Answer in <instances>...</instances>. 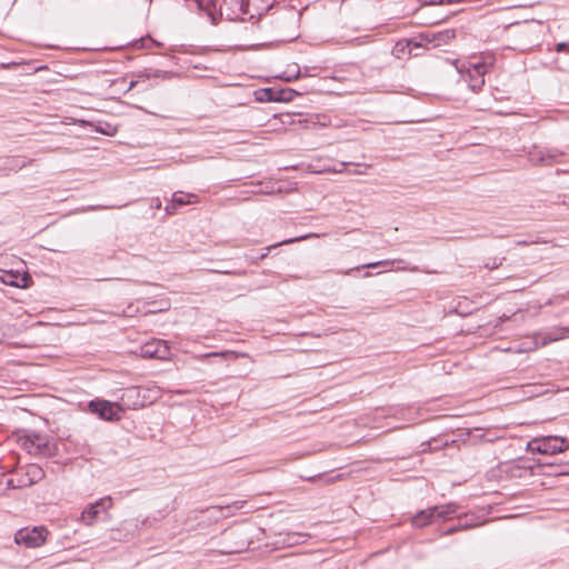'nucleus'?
<instances>
[{
  "label": "nucleus",
  "mask_w": 569,
  "mask_h": 569,
  "mask_svg": "<svg viewBox=\"0 0 569 569\" xmlns=\"http://www.w3.org/2000/svg\"><path fill=\"white\" fill-rule=\"evenodd\" d=\"M249 545V541L247 539H242L240 541H236L232 545H228L224 548L221 549L222 553L230 555V553H238L247 549Z\"/></svg>",
  "instance_id": "19"
},
{
  "label": "nucleus",
  "mask_w": 569,
  "mask_h": 569,
  "mask_svg": "<svg viewBox=\"0 0 569 569\" xmlns=\"http://www.w3.org/2000/svg\"><path fill=\"white\" fill-rule=\"evenodd\" d=\"M399 269H401V270H407V269H408V267H405V266H403V267H400Z\"/></svg>",
  "instance_id": "40"
},
{
  "label": "nucleus",
  "mask_w": 569,
  "mask_h": 569,
  "mask_svg": "<svg viewBox=\"0 0 569 569\" xmlns=\"http://www.w3.org/2000/svg\"><path fill=\"white\" fill-rule=\"evenodd\" d=\"M0 280L2 283L16 288H29L32 280L29 273L23 272L19 273L18 271H6L1 277Z\"/></svg>",
  "instance_id": "11"
},
{
  "label": "nucleus",
  "mask_w": 569,
  "mask_h": 569,
  "mask_svg": "<svg viewBox=\"0 0 569 569\" xmlns=\"http://www.w3.org/2000/svg\"><path fill=\"white\" fill-rule=\"evenodd\" d=\"M493 64L492 57L482 58L481 61L470 62L468 67L462 64L458 68V71L462 74L465 81L469 83V88L477 92L485 84V74Z\"/></svg>",
  "instance_id": "1"
},
{
  "label": "nucleus",
  "mask_w": 569,
  "mask_h": 569,
  "mask_svg": "<svg viewBox=\"0 0 569 569\" xmlns=\"http://www.w3.org/2000/svg\"><path fill=\"white\" fill-rule=\"evenodd\" d=\"M500 263H501V262H499V264H500ZM491 266H492L491 268H497V267H498V263L491 262Z\"/></svg>",
  "instance_id": "38"
},
{
  "label": "nucleus",
  "mask_w": 569,
  "mask_h": 569,
  "mask_svg": "<svg viewBox=\"0 0 569 569\" xmlns=\"http://www.w3.org/2000/svg\"><path fill=\"white\" fill-rule=\"evenodd\" d=\"M161 207V202L158 200V202L156 203V208H160Z\"/></svg>",
  "instance_id": "39"
},
{
  "label": "nucleus",
  "mask_w": 569,
  "mask_h": 569,
  "mask_svg": "<svg viewBox=\"0 0 569 569\" xmlns=\"http://www.w3.org/2000/svg\"><path fill=\"white\" fill-rule=\"evenodd\" d=\"M261 16V13H259ZM271 23L269 19L259 17V20L257 22H252L250 27L246 26L244 30L250 31L251 33H256L258 31H267L270 28Z\"/></svg>",
  "instance_id": "17"
},
{
  "label": "nucleus",
  "mask_w": 569,
  "mask_h": 569,
  "mask_svg": "<svg viewBox=\"0 0 569 569\" xmlns=\"http://www.w3.org/2000/svg\"><path fill=\"white\" fill-rule=\"evenodd\" d=\"M172 198L179 207L198 202V197L196 194L184 193L182 191L174 192Z\"/></svg>",
  "instance_id": "16"
},
{
  "label": "nucleus",
  "mask_w": 569,
  "mask_h": 569,
  "mask_svg": "<svg viewBox=\"0 0 569 569\" xmlns=\"http://www.w3.org/2000/svg\"><path fill=\"white\" fill-rule=\"evenodd\" d=\"M432 36H433V31H431V30L419 33V39H420V41L423 42V48L427 50L435 49Z\"/></svg>",
  "instance_id": "21"
},
{
  "label": "nucleus",
  "mask_w": 569,
  "mask_h": 569,
  "mask_svg": "<svg viewBox=\"0 0 569 569\" xmlns=\"http://www.w3.org/2000/svg\"><path fill=\"white\" fill-rule=\"evenodd\" d=\"M566 48H567V43H565V42H560V43L557 44V51L558 52L563 51Z\"/></svg>",
  "instance_id": "30"
},
{
  "label": "nucleus",
  "mask_w": 569,
  "mask_h": 569,
  "mask_svg": "<svg viewBox=\"0 0 569 569\" xmlns=\"http://www.w3.org/2000/svg\"><path fill=\"white\" fill-rule=\"evenodd\" d=\"M244 356H247V355L239 353L237 351L226 350V351L209 352V353L200 355V356H197V359L202 360V359L209 358V357H222V358L234 357V358H238V357H244Z\"/></svg>",
  "instance_id": "20"
},
{
  "label": "nucleus",
  "mask_w": 569,
  "mask_h": 569,
  "mask_svg": "<svg viewBox=\"0 0 569 569\" xmlns=\"http://www.w3.org/2000/svg\"><path fill=\"white\" fill-rule=\"evenodd\" d=\"M566 338H569V329H567V328L555 329V330L548 332L542 338V345H547L549 342H555V341L566 339Z\"/></svg>",
  "instance_id": "14"
},
{
  "label": "nucleus",
  "mask_w": 569,
  "mask_h": 569,
  "mask_svg": "<svg viewBox=\"0 0 569 569\" xmlns=\"http://www.w3.org/2000/svg\"><path fill=\"white\" fill-rule=\"evenodd\" d=\"M112 499L110 496L100 498L90 503L80 515V521L86 526L96 523L101 513H107L112 508Z\"/></svg>",
  "instance_id": "6"
},
{
  "label": "nucleus",
  "mask_w": 569,
  "mask_h": 569,
  "mask_svg": "<svg viewBox=\"0 0 569 569\" xmlns=\"http://www.w3.org/2000/svg\"><path fill=\"white\" fill-rule=\"evenodd\" d=\"M405 261L401 260V259H397V260H381V261H376V262H370V263H365L360 267H356L353 268V270H359L361 268H377V267H387V266H391L393 263H403ZM352 271V269L350 270H347L345 271L343 273L345 274H349L350 272Z\"/></svg>",
  "instance_id": "18"
},
{
  "label": "nucleus",
  "mask_w": 569,
  "mask_h": 569,
  "mask_svg": "<svg viewBox=\"0 0 569 569\" xmlns=\"http://www.w3.org/2000/svg\"><path fill=\"white\" fill-rule=\"evenodd\" d=\"M307 537H308V535H306V533H298V532L289 533L288 539L284 540V542H287L288 545H297L300 542V539L305 540V539H307Z\"/></svg>",
  "instance_id": "22"
},
{
  "label": "nucleus",
  "mask_w": 569,
  "mask_h": 569,
  "mask_svg": "<svg viewBox=\"0 0 569 569\" xmlns=\"http://www.w3.org/2000/svg\"><path fill=\"white\" fill-rule=\"evenodd\" d=\"M370 276H371V273H370V272H366V273H365V277H370Z\"/></svg>",
  "instance_id": "41"
},
{
  "label": "nucleus",
  "mask_w": 569,
  "mask_h": 569,
  "mask_svg": "<svg viewBox=\"0 0 569 569\" xmlns=\"http://www.w3.org/2000/svg\"><path fill=\"white\" fill-rule=\"evenodd\" d=\"M47 529L44 527L21 528L14 535V541L26 548H38L47 539Z\"/></svg>",
  "instance_id": "4"
},
{
  "label": "nucleus",
  "mask_w": 569,
  "mask_h": 569,
  "mask_svg": "<svg viewBox=\"0 0 569 569\" xmlns=\"http://www.w3.org/2000/svg\"><path fill=\"white\" fill-rule=\"evenodd\" d=\"M500 263H501V262H499V264H500ZM491 266H492L491 268H497V267H498V263L491 262Z\"/></svg>",
  "instance_id": "37"
},
{
  "label": "nucleus",
  "mask_w": 569,
  "mask_h": 569,
  "mask_svg": "<svg viewBox=\"0 0 569 569\" xmlns=\"http://www.w3.org/2000/svg\"><path fill=\"white\" fill-rule=\"evenodd\" d=\"M562 156L563 152L556 148L542 149L533 147L528 153L529 161L535 166H551L557 163Z\"/></svg>",
  "instance_id": "9"
},
{
  "label": "nucleus",
  "mask_w": 569,
  "mask_h": 569,
  "mask_svg": "<svg viewBox=\"0 0 569 569\" xmlns=\"http://www.w3.org/2000/svg\"><path fill=\"white\" fill-rule=\"evenodd\" d=\"M233 536H234V532H230V533L227 536V538H228V539H231V538H233Z\"/></svg>",
  "instance_id": "35"
},
{
  "label": "nucleus",
  "mask_w": 569,
  "mask_h": 569,
  "mask_svg": "<svg viewBox=\"0 0 569 569\" xmlns=\"http://www.w3.org/2000/svg\"><path fill=\"white\" fill-rule=\"evenodd\" d=\"M178 208L179 206L172 199V201L164 207V211L168 216H172L177 212Z\"/></svg>",
  "instance_id": "26"
},
{
  "label": "nucleus",
  "mask_w": 569,
  "mask_h": 569,
  "mask_svg": "<svg viewBox=\"0 0 569 569\" xmlns=\"http://www.w3.org/2000/svg\"><path fill=\"white\" fill-rule=\"evenodd\" d=\"M147 403L146 390L141 387H130L123 390L120 397V410H136Z\"/></svg>",
  "instance_id": "7"
},
{
  "label": "nucleus",
  "mask_w": 569,
  "mask_h": 569,
  "mask_svg": "<svg viewBox=\"0 0 569 569\" xmlns=\"http://www.w3.org/2000/svg\"><path fill=\"white\" fill-rule=\"evenodd\" d=\"M23 445L29 449V451H34L36 453L46 455L49 452V441L46 437L39 433L27 436Z\"/></svg>",
  "instance_id": "12"
},
{
  "label": "nucleus",
  "mask_w": 569,
  "mask_h": 569,
  "mask_svg": "<svg viewBox=\"0 0 569 569\" xmlns=\"http://www.w3.org/2000/svg\"><path fill=\"white\" fill-rule=\"evenodd\" d=\"M456 512L457 508L452 503L445 506H436L421 510L420 512L415 515L411 519V522L412 526L416 528H423L430 523H433L436 520L443 521L446 519H449Z\"/></svg>",
  "instance_id": "2"
},
{
  "label": "nucleus",
  "mask_w": 569,
  "mask_h": 569,
  "mask_svg": "<svg viewBox=\"0 0 569 569\" xmlns=\"http://www.w3.org/2000/svg\"><path fill=\"white\" fill-rule=\"evenodd\" d=\"M89 410L99 418L108 421L120 420V407L117 402H110L102 399L91 400L88 403Z\"/></svg>",
  "instance_id": "8"
},
{
  "label": "nucleus",
  "mask_w": 569,
  "mask_h": 569,
  "mask_svg": "<svg viewBox=\"0 0 569 569\" xmlns=\"http://www.w3.org/2000/svg\"><path fill=\"white\" fill-rule=\"evenodd\" d=\"M458 1H459V0H445V3L450 4V3L458 2Z\"/></svg>",
  "instance_id": "33"
},
{
  "label": "nucleus",
  "mask_w": 569,
  "mask_h": 569,
  "mask_svg": "<svg viewBox=\"0 0 569 569\" xmlns=\"http://www.w3.org/2000/svg\"><path fill=\"white\" fill-rule=\"evenodd\" d=\"M371 168V164H363L362 166V169H358V170H355L352 171L351 173L353 174H367L368 173V170Z\"/></svg>",
  "instance_id": "28"
},
{
  "label": "nucleus",
  "mask_w": 569,
  "mask_h": 569,
  "mask_svg": "<svg viewBox=\"0 0 569 569\" xmlns=\"http://www.w3.org/2000/svg\"><path fill=\"white\" fill-rule=\"evenodd\" d=\"M277 32L276 34L271 38V37H263V38H254V40H258L259 42L257 43H252V46H257V44H262L267 41H286V40H289V39H292L293 36L291 34H287L284 33L282 30H281V24L277 26Z\"/></svg>",
  "instance_id": "15"
},
{
  "label": "nucleus",
  "mask_w": 569,
  "mask_h": 569,
  "mask_svg": "<svg viewBox=\"0 0 569 569\" xmlns=\"http://www.w3.org/2000/svg\"><path fill=\"white\" fill-rule=\"evenodd\" d=\"M170 353L169 347L163 340H151L140 348L143 358L167 359Z\"/></svg>",
  "instance_id": "10"
},
{
  "label": "nucleus",
  "mask_w": 569,
  "mask_h": 569,
  "mask_svg": "<svg viewBox=\"0 0 569 569\" xmlns=\"http://www.w3.org/2000/svg\"><path fill=\"white\" fill-rule=\"evenodd\" d=\"M407 47L412 50L416 48H423V42L420 41L419 34L407 40Z\"/></svg>",
  "instance_id": "24"
},
{
  "label": "nucleus",
  "mask_w": 569,
  "mask_h": 569,
  "mask_svg": "<svg viewBox=\"0 0 569 569\" xmlns=\"http://www.w3.org/2000/svg\"><path fill=\"white\" fill-rule=\"evenodd\" d=\"M457 37L456 29H445L440 31H433V48H440L449 46Z\"/></svg>",
  "instance_id": "13"
},
{
  "label": "nucleus",
  "mask_w": 569,
  "mask_h": 569,
  "mask_svg": "<svg viewBox=\"0 0 569 569\" xmlns=\"http://www.w3.org/2000/svg\"><path fill=\"white\" fill-rule=\"evenodd\" d=\"M566 442L565 438L558 436H549L542 439H533L528 443V450L531 452H539L543 455H556L563 452L568 449L563 446Z\"/></svg>",
  "instance_id": "5"
},
{
  "label": "nucleus",
  "mask_w": 569,
  "mask_h": 569,
  "mask_svg": "<svg viewBox=\"0 0 569 569\" xmlns=\"http://www.w3.org/2000/svg\"><path fill=\"white\" fill-rule=\"evenodd\" d=\"M319 234L317 233H310V234H306V236H301V237H298L296 239H288V240H284L282 242H280L279 244H288V243H292L295 241H301V240H305V239H309V238H318Z\"/></svg>",
  "instance_id": "25"
},
{
  "label": "nucleus",
  "mask_w": 569,
  "mask_h": 569,
  "mask_svg": "<svg viewBox=\"0 0 569 569\" xmlns=\"http://www.w3.org/2000/svg\"><path fill=\"white\" fill-rule=\"evenodd\" d=\"M429 4H433V6L445 4V0H430Z\"/></svg>",
  "instance_id": "31"
},
{
  "label": "nucleus",
  "mask_w": 569,
  "mask_h": 569,
  "mask_svg": "<svg viewBox=\"0 0 569 569\" xmlns=\"http://www.w3.org/2000/svg\"><path fill=\"white\" fill-rule=\"evenodd\" d=\"M31 469L34 470L39 476L41 475V469L40 468L33 466V467H31Z\"/></svg>",
  "instance_id": "32"
},
{
  "label": "nucleus",
  "mask_w": 569,
  "mask_h": 569,
  "mask_svg": "<svg viewBox=\"0 0 569 569\" xmlns=\"http://www.w3.org/2000/svg\"><path fill=\"white\" fill-rule=\"evenodd\" d=\"M97 131H98V132H101V133H103V134H109V136H111V134H113V133L116 132V129L111 128V127L108 124V129H107V128L99 127V128H97Z\"/></svg>",
  "instance_id": "27"
},
{
  "label": "nucleus",
  "mask_w": 569,
  "mask_h": 569,
  "mask_svg": "<svg viewBox=\"0 0 569 569\" xmlns=\"http://www.w3.org/2000/svg\"><path fill=\"white\" fill-rule=\"evenodd\" d=\"M517 244L525 246V244H527V241H518Z\"/></svg>",
  "instance_id": "34"
},
{
  "label": "nucleus",
  "mask_w": 569,
  "mask_h": 569,
  "mask_svg": "<svg viewBox=\"0 0 569 569\" xmlns=\"http://www.w3.org/2000/svg\"><path fill=\"white\" fill-rule=\"evenodd\" d=\"M263 193L271 194V193H273V190H267V191H263Z\"/></svg>",
  "instance_id": "36"
},
{
  "label": "nucleus",
  "mask_w": 569,
  "mask_h": 569,
  "mask_svg": "<svg viewBox=\"0 0 569 569\" xmlns=\"http://www.w3.org/2000/svg\"><path fill=\"white\" fill-rule=\"evenodd\" d=\"M348 164H351L350 162H340L338 168H323L319 172H329V173H343L346 170V167Z\"/></svg>",
  "instance_id": "23"
},
{
  "label": "nucleus",
  "mask_w": 569,
  "mask_h": 569,
  "mask_svg": "<svg viewBox=\"0 0 569 569\" xmlns=\"http://www.w3.org/2000/svg\"><path fill=\"white\" fill-rule=\"evenodd\" d=\"M213 6L219 9L221 17L226 16L228 19L238 17L236 8L241 13H250V7L256 6L258 0H212ZM272 6V0H267L263 9H269Z\"/></svg>",
  "instance_id": "3"
},
{
  "label": "nucleus",
  "mask_w": 569,
  "mask_h": 569,
  "mask_svg": "<svg viewBox=\"0 0 569 569\" xmlns=\"http://www.w3.org/2000/svg\"><path fill=\"white\" fill-rule=\"evenodd\" d=\"M295 67L297 69V72L293 73V74H288L286 77V80L289 81V82L292 81V80H296V79H298L300 77V69H299V67L298 66H295Z\"/></svg>",
  "instance_id": "29"
}]
</instances>
